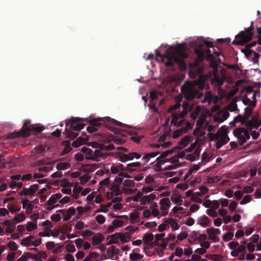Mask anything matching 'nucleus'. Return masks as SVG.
I'll return each mask as SVG.
<instances>
[{
	"instance_id": "62",
	"label": "nucleus",
	"mask_w": 261,
	"mask_h": 261,
	"mask_svg": "<svg viewBox=\"0 0 261 261\" xmlns=\"http://www.w3.org/2000/svg\"><path fill=\"white\" fill-rule=\"evenodd\" d=\"M208 209L206 211V213L211 217H216L217 216L218 214L216 210L212 208H207Z\"/></svg>"
},
{
	"instance_id": "12",
	"label": "nucleus",
	"mask_w": 261,
	"mask_h": 261,
	"mask_svg": "<svg viewBox=\"0 0 261 261\" xmlns=\"http://www.w3.org/2000/svg\"><path fill=\"white\" fill-rule=\"evenodd\" d=\"M31 125L30 126H23L19 132L10 134L8 135L7 138L12 139L18 137H28L31 135Z\"/></svg>"
},
{
	"instance_id": "55",
	"label": "nucleus",
	"mask_w": 261,
	"mask_h": 261,
	"mask_svg": "<svg viewBox=\"0 0 261 261\" xmlns=\"http://www.w3.org/2000/svg\"><path fill=\"white\" fill-rule=\"evenodd\" d=\"M221 177L220 176H215L214 177H209L206 178V182L208 184L216 183L220 181Z\"/></svg>"
},
{
	"instance_id": "24",
	"label": "nucleus",
	"mask_w": 261,
	"mask_h": 261,
	"mask_svg": "<svg viewBox=\"0 0 261 261\" xmlns=\"http://www.w3.org/2000/svg\"><path fill=\"white\" fill-rule=\"evenodd\" d=\"M108 154L103 150L96 149L93 153V159L96 161H99L101 159H105L107 158Z\"/></svg>"
},
{
	"instance_id": "4",
	"label": "nucleus",
	"mask_w": 261,
	"mask_h": 261,
	"mask_svg": "<svg viewBox=\"0 0 261 261\" xmlns=\"http://www.w3.org/2000/svg\"><path fill=\"white\" fill-rule=\"evenodd\" d=\"M228 134V127L223 125L216 133H208L207 136L211 141L215 142L216 148L219 149L229 141Z\"/></svg>"
},
{
	"instance_id": "17",
	"label": "nucleus",
	"mask_w": 261,
	"mask_h": 261,
	"mask_svg": "<svg viewBox=\"0 0 261 261\" xmlns=\"http://www.w3.org/2000/svg\"><path fill=\"white\" fill-rule=\"evenodd\" d=\"M209 239L212 240L214 242H218L219 241V234L220 233V230L218 228L211 227L206 230Z\"/></svg>"
},
{
	"instance_id": "28",
	"label": "nucleus",
	"mask_w": 261,
	"mask_h": 261,
	"mask_svg": "<svg viewBox=\"0 0 261 261\" xmlns=\"http://www.w3.org/2000/svg\"><path fill=\"white\" fill-rule=\"evenodd\" d=\"M203 205L206 208H212L215 210L218 209L220 206V203L218 200L211 201L206 199L203 203Z\"/></svg>"
},
{
	"instance_id": "3",
	"label": "nucleus",
	"mask_w": 261,
	"mask_h": 261,
	"mask_svg": "<svg viewBox=\"0 0 261 261\" xmlns=\"http://www.w3.org/2000/svg\"><path fill=\"white\" fill-rule=\"evenodd\" d=\"M156 55L161 58L162 61L164 63L166 66H173L175 63L181 64L183 60L187 58L185 46L181 44L176 46L173 53L171 55L164 54L162 55L157 52Z\"/></svg>"
},
{
	"instance_id": "20",
	"label": "nucleus",
	"mask_w": 261,
	"mask_h": 261,
	"mask_svg": "<svg viewBox=\"0 0 261 261\" xmlns=\"http://www.w3.org/2000/svg\"><path fill=\"white\" fill-rule=\"evenodd\" d=\"M102 119H98L92 121L90 125L87 127V130L90 133H95L98 131L101 126Z\"/></svg>"
},
{
	"instance_id": "50",
	"label": "nucleus",
	"mask_w": 261,
	"mask_h": 261,
	"mask_svg": "<svg viewBox=\"0 0 261 261\" xmlns=\"http://www.w3.org/2000/svg\"><path fill=\"white\" fill-rule=\"evenodd\" d=\"M42 225L44 227V229L48 231H50L51 228L53 227L52 223L48 220H46L44 221Z\"/></svg>"
},
{
	"instance_id": "46",
	"label": "nucleus",
	"mask_w": 261,
	"mask_h": 261,
	"mask_svg": "<svg viewBox=\"0 0 261 261\" xmlns=\"http://www.w3.org/2000/svg\"><path fill=\"white\" fill-rule=\"evenodd\" d=\"M213 159V155L211 153H205L202 155L201 162L203 164H205L211 161Z\"/></svg>"
},
{
	"instance_id": "61",
	"label": "nucleus",
	"mask_w": 261,
	"mask_h": 261,
	"mask_svg": "<svg viewBox=\"0 0 261 261\" xmlns=\"http://www.w3.org/2000/svg\"><path fill=\"white\" fill-rule=\"evenodd\" d=\"M80 180V183L84 184L88 181L90 179V176L88 173L85 174L84 175L80 176L79 178Z\"/></svg>"
},
{
	"instance_id": "9",
	"label": "nucleus",
	"mask_w": 261,
	"mask_h": 261,
	"mask_svg": "<svg viewBox=\"0 0 261 261\" xmlns=\"http://www.w3.org/2000/svg\"><path fill=\"white\" fill-rule=\"evenodd\" d=\"M261 118L259 114L256 113H254L251 119H248L245 120L243 124L245 125L247 129L251 131L253 129H257L260 125Z\"/></svg>"
},
{
	"instance_id": "35",
	"label": "nucleus",
	"mask_w": 261,
	"mask_h": 261,
	"mask_svg": "<svg viewBox=\"0 0 261 261\" xmlns=\"http://www.w3.org/2000/svg\"><path fill=\"white\" fill-rule=\"evenodd\" d=\"M166 223L169 224L174 231L178 229L180 227V225L178 224V221L172 218L167 219L166 221Z\"/></svg>"
},
{
	"instance_id": "34",
	"label": "nucleus",
	"mask_w": 261,
	"mask_h": 261,
	"mask_svg": "<svg viewBox=\"0 0 261 261\" xmlns=\"http://www.w3.org/2000/svg\"><path fill=\"white\" fill-rule=\"evenodd\" d=\"M39 162L40 164L45 165V166L38 168L40 172L47 173L53 170V167L51 163H45L44 161H40Z\"/></svg>"
},
{
	"instance_id": "43",
	"label": "nucleus",
	"mask_w": 261,
	"mask_h": 261,
	"mask_svg": "<svg viewBox=\"0 0 261 261\" xmlns=\"http://www.w3.org/2000/svg\"><path fill=\"white\" fill-rule=\"evenodd\" d=\"M154 237L151 233H147L143 238V242L145 244H150L153 240Z\"/></svg>"
},
{
	"instance_id": "22",
	"label": "nucleus",
	"mask_w": 261,
	"mask_h": 261,
	"mask_svg": "<svg viewBox=\"0 0 261 261\" xmlns=\"http://www.w3.org/2000/svg\"><path fill=\"white\" fill-rule=\"evenodd\" d=\"M38 190V185L37 184L31 185L30 188H24L20 192L21 195H33Z\"/></svg>"
},
{
	"instance_id": "53",
	"label": "nucleus",
	"mask_w": 261,
	"mask_h": 261,
	"mask_svg": "<svg viewBox=\"0 0 261 261\" xmlns=\"http://www.w3.org/2000/svg\"><path fill=\"white\" fill-rule=\"evenodd\" d=\"M227 109L230 112H234L236 111L238 109L236 101L233 99L228 105Z\"/></svg>"
},
{
	"instance_id": "40",
	"label": "nucleus",
	"mask_w": 261,
	"mask_h": 261,
	"mask_svg": "<svg viewBox=\"0 0 261 261\" xmlns=\"http://www.w3.org/2000/svg\"><path fill=\"white\" fill-rule=\"evenodd\" d=\"M84 126V124L75 120H73L70 125V127L74 130H80Z\"/></svg>"
},
{
	"instance_id": "33",
	"label": "nucleus",
	"mask_w": 261,
	"mask_h": 261,
	"mask_svg": "<svg viewBox=\"0 0 261 261\" xmlns=\"http://www.w3.org/2000/svg\"><path fill=\"white\" fill-rule=\"evenodd\" d=\"M255 96L256 92H255L253 95L252 100H251L247 96H245L242 99V101L244 105H248L249 106V107H252V108H254L256 104Z\"/></svg>"
},
{
	"instance_id": "38",
	"label": "nucleus",
	"mask_w": 261,
	"mask_h": 261,
	"mask_svg": "<svg viewBox=\"0 0 261 261\" xmlns=\"http://www.w3.org/2000/svg\"><path fill=\"white\" fill-rule=\"evenodd\" d=\"M141 166V163L139 162H134L128 164L124 168V171L132 172L135 171V168L140 167Z\"/></svg>"
},
{
	"instance_id": "6",
	"label": "nucleus",
	"mask_w": 261,
	"mask_h": 261,
	"mask_svg": "<svg viewBox=\"0 0 261 261\" xmlns=\"http://www.w3.org/2000/svg\"><path fill=\"white\" fill-rule=\"evenodd\" d=\"M107 245H110L114 244H124L130 240V235L127 233L116 232L107 238Z\"/></svg>"
},
{
	"instance_id": "7",
	"label": "nucleus",
	"mask_w": 261,
	"mask_h": 261,
	"mask_svg": "<svg viewBox=\"0 0 261 261\" xmlns=\"http://www.w3.org/2000/svg\"><path fill=\"white\" fill-rule=\"evenodd\" d=\"M158 204L156 202H152L149 207L142 208L143 210L142 215L144 218L148 219L151 216L158 219L162 218L160 210L158 208Z\"/></svg>"
},
{
	"instance_id": "15",
	"label": "nucleus",
	"mask_w": 261,
	"mask_h": 261,
	"mask_svg": "<svg viewBox=\"0 0 261 261\" xmlns=\"http://www.w3.org/2000/svg\"><path fill=\"white\" fill-rule=\"evenodd\" d=\"M203 51L205 54V59L208 61L213 60L215 57H219L221 55L219 48L212 47L211 49L207 48L204 50L203 48Z\"/></svg>"
},
{
	"instance_id": "13",
	"label": "nucleus",
	"mask_w": 261,
	"mask_h": 261,
	"mask_svg": "<svg viewBox=\"0 0 261 261\" xmlns=\"http://www.w3.org/2000/svg\"><path fill=\"white\" fill-rule=\"evenodd\" d=\"M159 204L162 217L167 216L168 214L169 210L171 206V202L169 199L168 198L161 199Z\"/></svg>"
},
{
	"instance_id": "14",
	"label": "nucleus",
	"mask_w": 261,
	"mask_h": 261,
	"mask_svg": "<svg viewBox=\"0 0 261 261\" xmlns=\"http://www.w3.org/2000/svg\"><path fill=\"white\" fill-rule=\"evenodd\" d=\"M253 108L252 107H248L245 108L244 114L242 116L239 115L238 116L236 117L233 121L235 123L240 122L241 124H244L245 122V120L249 119V117L252 114L253 111Z\"/></svg>"
},
{
	"instance_id": "2",
	"label": "nucleus",
	"mask_w": 261,
	"mask_h": 261,
	"mask_svg": "<svg viewBox=\"0 0 261 261\" xmlns=\"http://www.w3.org/2000/svg\"><path fill=\"white\" fill-rule=\"evenodd\" d=\"M208 76L200 75L197 80L194 82H187L181 87V91L184 96L187 100H191L194 98H200L201 93L199 89L202 90L208 88V85L206 83Z\"/></svg>"
},
{
	"instance_id": "54",
	"label": "nucleus",
	"mask_w": 261,
	"mask_h": 261,
	"mask_svg": "<svg viewBox=\"0 0 261 261\" xmlns=\"http://www.w3.org/2000/svg\"><path fill=\"white\" fill-rule=\"evenodd\" d=\"M205 120V116L202 114L199 117L198 120L196 122V128L199 129L203 124Z\"/></svg>"
},
{
	"instance_id": "19",
	"label": "nucleus",
	"mask_w": 261,
	"mask_h": 261,
	"mask_svg": "<svg viewBox=\"0 0 261 261\" xmlns=\"http://www.w3.org/2000/svg\"><path fill=\"white\" fill-rule=\"evenodd\" d=\"M195 53L198 55V57L193 63L190 64V67L192 68L198 66L204 59L205 54L203 51V45H201L199 49H196Z\"/></svg>"
},
{
	"instance_id": "36",
	"label": "nucleus",
	"mask_w": 261,
	"mask_h": 261,
	"mask_svg": "<svg viewBox=\"0 0 261 261\" xmlns=\"http://www.w3.org/2000/svg\"><path fill=\"white\" fill-rule=\"evenodd\" d=\"M103 239V236L101 233H98L92 237V244L94 246L100 245Z\"/></svg>"
},
{
	"instance_id": "59",
	"label": "nucleus",
	"mask_w": 261,
	"mask_h": 261,
	"mask_svg": "<svg viewBox=\"0 0 261 261\" xmlns=\"http://www.w3.org/2000/svg\"><path fill=\"white\" fill-rule=\"evenodd\" d=\"M142 194V192H138L135 195L131 197V199L134 202H140V203Z\"/></svg>"
},
{
	"instance_id": "41",
	"label": "nucleus",
	"mask_w": 261,
	"mask_h": 261,
	"mask_svg": "<svg viewBox=\"0 0 261 261\" xmlns=\"http://www.w3.org/2000/svg\"><path fill=\"white\" fill-rule=\"evenodd\" d=\"M25 226L26 230L29 232H31L36 230L38 227L36 222L32 221L27 222Z\"/></svg>"
},
{
	"instance_id": "48",
	"label": "nucleus",
	"mask_w": 261,
	"mask_h": 261,
	"mask_svg": "<svg viewBox=\"0 0 261 261\" xmlns=\"http://www.w3.org/2000/svg\"><path fill=\"white\" fill-rule=\"evenodd\" d=\"M156 163L154 165V169L155 170H160L161 169L162 165L165 164L167 162V160H165V159L160 160L159 158H158L156 160Z\"/></svg>"
},
{
	"instance_id": "11",
	"label": "nucleus",
	"mask_w": 261,
	"mask_h": 261,
	"mask_svg": "<svg viewBox=\"0 0 261 261\" xmlns=\"http://www.w3.org/2000/svg\"><path fill=\"white\" fill-rule=\"evenodd\" d=\"M41 243L42 239L41 238L35 239V237L32 235L22 239L20 241V244L25 247L33 246L37 247L40 245Z\"/></svg>"
},
{
	"instance_id": "51",
	"label": "nucleus",
	"mask_w": 261,
	"mask_h": 261,
	"mask_svg": "<svg viewBox=\"0 0 261 261\" xmlns=\"http://www.w3.org/2000/svg\"><path fill=\"white\" fill-rule=\"evenodd\" d=\"M144 180H145V184L146 185H147L148 186H152L153 185H155V184L154 179L153 176H152V175H149L146 176Z\"/></svg>"
},
{
	"instance_id": "44",
	"label": "nucleus",
	"mask_w": 261,
	"mask_h": 261,
	"mask_svg": "<svg viewBox=\"0 0 261 261\" xmlns=\"http://www.w3.org/2000/svg\"><path fill=\"white\" fill-rule=\"evenodd\" d=\"M213 75L214 77L211 80L212 83H217L219 86L222 85L224 83V78L219 77L217 74H214Z\"/></svg>"
},
{
	"instance_id": "25",
	"label": "nucleus",
	"mask_w": 261,
	"mask_h": 261,
	"mask_svg": "<svg viewBox=\"0 0 261 261\" xmlns=\"http://www.w3.org/2000/svg\"><path fill=\"white\" fill-rule=\"evenodd\" d=\"M155 198L156 195L154 194L151 193L149 195H144L143 193L140 204L141 205H145L147 204H149Z\"/></svg>"
},
{
	"instance_id": "32",
	"label": "nucleus",
	"mask_w": 261,
	"mask_h": 261,
	"mask_svg": "<svg viewBox=\"0 0 261 261\" xmlns=\"http://www.w3.org/2000/svg\"><path fill=\"white\" fill-rule=\"evenodd\" d=\"M211 220L206 216L200 217L197 220V223L202 227H206L210 226Z\"/></svg>"
},
{
	"instance_id": "8",
	"label": "nucleus",
	"mask_w": 261,
	"mask_h": 261,
	"mask_svg": "<svg viewBox=\"0 0 261 261\" xmlns=\"http://www.w3.org/2000/svg\"><path fill=\"white\" fill-rule=\"evenodd\" d=\"M252 38V33L249 29L242 32L236 36L232 43L236 45H243L250 41Z\"/></svg>"
},
{
	"instance_id": "57",
	"label": "nucleus",
	"mask_w": 261,
	"mask_h": 261,
	"mask_svg": "<svg viewBox=\"0 0 261 261\" xmlns=\"http://www.w3.org/2000/svg\"><path fill=\"white\" fill-rule=\"evenodd\" d=\"M84 142L85 141L84 139L80 137L72 142V146L75 147H78L82 145Z\"/></svg>"
},
{
	"instance_id": "52",
	"label": "nucleus",
	"mask_w": 261,
	"mask_h": 261,
	"mask_svg": "<svg viewBox=\"0 0 261 261\" xmlns=\"http://www.w3.org/2000/svg\"><path fill=\"white\" fill-rule=\"evenodd\" d=\"M140 213L138 211H135L130 213L129 217L133 223H135L136 221L139 218Z\"/></svg>"
},
{
	"instance_id": "1",
	"label": "nucleus",
	"mask_w": 261,
	"mask_h": 261,
	"mask_svg": "<svg viewBox=\"0 0 261 261\" xmlns=\"http://www.w3.org/2000/svg\"><path fill=\"white\" fill-rule=\"evenodd\" d=\"M181 99V96L178 95L175 98L176 103L170 106L168 110V113H171V117L172 118L171 123L174 126H181L185 122V117L189 112H191L190 117L192 120H195L201 112L200 106H197L194 109L193 104H190L188 102H184L182 105V111L179 112L178 110L181 106L180 101Z\"/></svg>"
},
{
	"instance_id": "49",
	"label": "nucleus",
	"mask_w": 261,
	"mask_h": 261,
	"mask_svg": "<svg viewBox=\"0 0 261 261\" xmlns=\"http://www.w3.org/2000/svg\"><path fill=\"white\" fill-rule=\"evenodd\" d=\"M143 256L139 253H134L129 254V258L133 261H140Z\"/></svg>"
},
{
	"instance_id": "60",
	"label": "nucleus",
	"mask_w": 261,
	"mask_h": 261,
	"mask_svg": "<svg viewBox=\"0 0 261 261\" xmlns=\"http://www.w3.org/2000/svg\"><path fill=\"white\" fill-rule=\"evenodd\" d=\"M188 236V233L187 232L182 231L177 236V241H182L184 239H186Z\"/></svg>"
},
{
	"instance_id": "56",
	"label": "nucleus",
	"mask_w": 261,
	"mask_h": 261,
	"mask_svg": "<svg viewBox=\"0 0 261 261\" xmlns=\"http://www.w3.org/2000/svg\"><path fill=\"white\" fill-rule=\"evenodd\" d=\"M90 210H91L90 206H85V207L78 206L77 207L78 214H79L80 216H81L84 213L88 212Z\"/></svg>"
},
{
	"instance_id": "26",
	"label": "nucleus",
	"mask_w": 261,
	"mask_h": 261,
	"mask_svg": "<svg viewBox=\"0 0 261 261\" xmlns=\"http://www.w3.org/2000/svg\"><path fill=\"white\" fill-rule=\"evenodd\" d=\"M49 147L45 144H42L35 147L32 151L33 155H40L46 151H48Z\"/></svg>"
},
{
	"instance_id": "64",
	"label": "nucleus",
	"mask_w": 261,
	"mask_h": 261,
	"mask_svg": "<svg viewBox=\"0 0 261 261\" xmlns=\"http://www.w3.org/2000/svg\"><path fill=\"white\" fill-rule=\"evenodd\" d=\"M119 157L120 158V161L121 162H125L127 161L130 160L128 154H123L121 152H119Z\"/></svg>"
},
{
	"instance_id": "21",
	"label": "nucleus",
	"mask_w": 261,
	"mask_h": 261,
	"mask_svg": "<svg viewBox=\"0 0 261 261\" xmlns=\"http://www.w3.org/2000/svg\"><path fill=\"white\" fill-rule=\"evenodd\" d=\"M112 182L110 177H107L99 182L98 191L99 192L108 191Z\"/></svg>"
},
{
	"instance_id": "47",
	"label": "nucleus",
	"mask_w": 261,
	"mask_h": 261,
	"mask_svg": "<svg viewBox=\"0 0 261 261\" xmlns=\"http://www.w3.org/2000/svg\"><path fill=\"white\" fill-rule=\"evenodd\" d=\"M135 185V182L134 180L132 179H125L124 182H123V186L124 187L128 188L129 189H131L130 188H133Z\"/></svg>"
},
{
	"instance_id": "30",
	"label": "nucleus",
	"mask_w": 261,
	"mask_h": 261,
	"mask_svg": "<svg viewBox=\"0 0 261 261\" xmlns=\"http://www.w3.org/2000/svg\"><path fill=\"white\" fill-rule=\"evenodd\" d=\"M110 170L112 174H119L120 171H124V168L122 164H113L111 166Z\"/></svg>"
},
{
	"instance_id": "5",
	"label": "nucleus",
	"mask_w": 261,
	"mask_h": 261,
	"mask_svg": "<svg viewBox=\"0 0 261 261\" xmlns=\"http://www.w3.org/2000/svg\"><path fill=\"white\" fill-rule=\"evenodd\" d=\"M134 190L132 189H127L123 188L120 189V186H118L116 182L112 183L109 189L107 191V197L109 199H112V202L122 201V198L118 196L121 195L123 193L126 194H131L133 193Z\"/></svg>"
},
{
	"instance_id": "29",
	"label": "nucleus",
	"mask_w": 261,
	"mask_h": 261,
	"mask_svg": "<svg viewBox=\"0 0 261 261\" xmlns=\"http://www.w3.org/2000/svg\"><path fill=\"white\" fill-rule=\"evenodd\" d=\"M187 126L186 127H182L179 129H178L174 131L173 134V138L174 139L177 138L181 135L184 133H186L188 129L191 128V124L189 122L186 123Z\"/></svg>"
},
{
	"instance_id": "63",
	"label": "nucleus",
	"mask_w": 261,
	"mask_h": 261,
	"mask_svg": "<svg viewBox=\"0 0 261 261\" xmlns=\"http://www.w3.org/2000/svg\"><path fill=\"white\" fill-rule=\"evenodd\" d=\"M238 91V89L237 88H234L233 89L228 92L226 94V98L227 99H229L231 98L233 96H234Z\"/></svg>"
},
{
	"instance_id": "39",
	"label": "nucleus",
	"mask_w": 261,
	"mask_h": 261,
	"mask_svg": "<svg viewBox=\"0 0 261 261\" xmlns=\"http://www.w3.org/2000/svg\"><path fill=\"white\" fill-rule=\"evenodd\" d=\"M82 151L85 154L86 159H93L94 152L92 149L86 147H83L82 148Z\"/></svg>"
},
{
	"instance_id": "31",
	"label": "nucleus",
	"mask_w": 261,
	"mask_h": 261,
	"mask_svg": "<svg viewBox=\"0 0 261 261\" xmlns=\"http://www.w3.org/2000/svg\"><path fill=\"white\" fill-rule=\"evenodd\" d=\"M61 191L65 194L69 195L71 193V187L72 184L68 181H65L61 185Z\"/></svg>"
},
{
	"instance_id": "23",
	"label": "nucleus",
	"mask_w": 261,
	"mask_h": 261,
	"mask_svg": "<svg viewBox=\"0 0 261 261\" xmlns=\"http://www.w3.org/2000/svg\"><path fill=\"white\" fill-rule=\"evenodd\" d=\"M76 210L72 207H70L68 210H60L59 212L62 213L64 216L63 220H69L75 214Z\"/></svg>"
},
{
	"instance_id": "10",
	"label": "nucleus",
	"mask_w": 261,
	"mask_h": 261,
	"mask_svg": "<svg viewBox=\"0 0 261 261\" xmlns=\"http://www.w3.org/2000/svg\"><path fill=\"white\" fill-rule=\"evenodd\" d=\"M233 134L237 138L241 145L243 144L250 138L249 133L245 128H236L233 131Z\"/></svg>"
},
{
	"instance_id": "37",
	"label": "nucleus",
	"mask_w": 261,
	"mask_h": 261,
	"mask_svg": "<svg viewBox=\"0 0 261 261\" xmlns=\"http://www.w3.org/2000/svg\"><path fill=\"white\" fill-rule=\"evenodd\" d=\"M191 141V137L188 136H185L183 137L178 143V147L180 149H182L185 147H186Z\"/></svg>"
},
{
	"instance_id": "27",
	"label": "nucleus",
	"mask_w": 261,
	"mask_h": 261,
	"mask_svg": "<svg viewBox=\"0 0 261 261\" xmlns=\"http://www.w3.org/2000/svg\"><path fill=\"white\" fill-rule=\"evenodd\" d=\"M171 201L175 204L181 205L183 202L182 197L177 190L173 191V195L171 197Z\"/></svg>"
},
{
	"instance_id": "45",
	"label": "nucleus",
	"mask_w": 261,
	"mask_h": 261,
	"mask_svg": "<svg viewBox=\"0 0 261 261\" xmlns=\"http://www.w3.org/2000/svg\"><path fill=\"white\" fill-rule=\"evenodd\" d=\"M25 215L23 213H21L16 215L13 217L12 220L16 223H20L25 220Z\"/></svg>"
},
{
	"instance_id": "58",
	"label": "nucleus",
	"mask_w": 261,
	"mask_h": 261,
	"mask_svg": "<svg viewBox=\"0 0 261 261\" xmlns=\"http://www.w3.org/2000/svg\"><path fill=\"white\" fill-rule=\"evenodd\" d=\"M85 227H87L88 226L85 225V223L82 221L77 222L74 226L75 229L79 230L83 229Z\"/></svg>"
},
{
	"instance_id": "42",
	"label": "nucleus",
	"mask_w": 261,
	"mask_h": 261,
	"mask_svg": "<svg viewBox=\"0 0 261 261\" xmlns=\"http://www.w3.org/2000/svg\"><path fill=\"white\" fill-rule=\"evenodd\" d=\"M70 164L68 162H60L57 164V169L58 170H64L69 168Z\"/></svg>"
},
{
	"instance_id": "18",
	"label": "nucleus",
	"mask_w": 261,
	"mask_h": 261,
	"mask_svg": "<svg viewBox=\"0 0 261 261\" xmlns=\"http://www.w3.org/2000/svg\"><path fill=\"white\" fill-rule=\"evenodd\" d=\"M160 153L159 151L152 152L148 153H145L142 159V161L144 165L149 163L150 164H153L154 161V158L156 156Z\"/></svg>"
},
{
	"instance_id": "16",
	"label": "nucleus",
	"mask_w": 261,
	"mask_h": 261,
	"mask_svg": "<svg viewBox=\"0 0 261 261\" xmlns=\"http://www.w3.org/2000/svg\"><path fill=\"white\" fill-rule=\"evenodd\" d=\"M62 195L60 193H57L52 195L47 201V205H49L46 210L50 211L53 210L54 207L58 206V204H56L57 202L62 198Z\"/></svg>"
}]
</instances>
